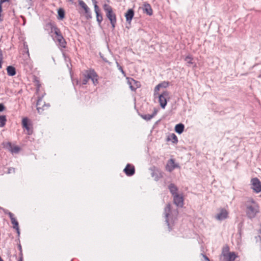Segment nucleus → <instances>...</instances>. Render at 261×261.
<instances>
[{
    "label": "nucleus",
    "mask_w": 261,
    "mask_h": 261,
    "mask_svg": "<svg viewBox=\"0 0 261 261\" xmlns=\"http://www.w3.org/2000/svg\"><path fill=\"white\" fill-rule=\"evenodd\" d=\"M246 214L249 219L254 218L259 213V206L257 202L252 198H250L246 203Z\"/></svg>",
    "instance_id": "obj_1"
},
{
    "label": "nucleus",
    "mask_w": 261,
    "mask_h": 261,
    "mask_svg": "<svg viewBox=\"0 0 261 261\" xmlns=\"http://www.w3.org/2000/svg\"><path fill=\"white\" fill-rule=\"evenodd\" d=\"M103 8L106 13L107 18L110 21L112 29L114 30L117 21L115 13L113 12L112 7L107 4L103 5Z\"/></svg>",
    "instance_id": "obj_2"
},
{
    "label": "nucleus",
    "mask_w": 261,
    "mask_h": 261,
    "mask_svg": "<svg viewBox=\"0 0 261 261\" xmlns=\"http://www.w3.org/2000/svg\"><path fill=\"white\" fill-rule=\"evenodd\" d=\"M83 75L88 81L91 80L94 85L96 86L98 84V75L93 69L85 70L83 72Z\"/></svg>",
    "instance_id": "obj_3"
},
{
    "label": "nucleus",
    "mask_w": 261,
    "mask_h": 261,
    "mask_svg": "<svg viewBox=\"0 0 261 261\" xmlns=\"http://www.w3.org/2000/svg\"><path fill=\"white\" fill-rule=\"evenodd\" d=\"M45 27L50 29V32L49 33V34L54 33L56 35L55 39L54 38L55 41H57L64 38L60 29L57 27L54 22H49L47 23L45 25Z\"/></svg>",
    "instance_id": "obj_4"
},
{
    "label": "nucleus",
    "mask_w": 261,
    "mask_h": 261,
    "mask_svg": "<svg viewBox=\"0 0 261 261\" xmlns=\"http://www.w3.org/2000/svg\"><path fill=\"white\" fill-rule=\"evenodd\" d=\"M164 214L165 217V223L168 226L169 231H170L172 230V227L170 225V220H173V218L171 216V204L170 203H168L164 208Z\"/></svg>",
    "instance_id": "obj_5"
},
{
    "label": "nucleus",
    "mask_w": 261,
    "mask_h": 261,
    "mask_svg": "<svg viewBox=\"0 0 261 261\" xmlns=\"http://www.w3.org/2000/svg\"><path fill=\"white\" fill-rule=\"evenodd\" d=\"M158 97L161 107L164 109L169 99V92L167 90L164 91L161 94H159Z\"/></svg>",
    "instance_id": "obj_6"
},
{
    "label": "nucleus",
    "mask_w": 261,
    "mask_h": 261,
    "mask_svg": "<svg viewBox=\"0 0 261 261\" xmlns=\"http://www.w3.org/2000/svg\"><path fill=\"white\" fill-rule=\"evenodd\" d=\"M251 189L255 193L261 192V181L258 178L254 177L251 179Z\"/></svg>",
    "instance_id": "obj_7"
},
{
    "label": "nucleus",
    "mask_w": 261,
    "mask_h": 261,
    "mask_svg": "<svg viewBox=\"0 0 261 261\" xmlns=\"http://www.w3.org/2000/svg\"><path fill=\"white\" fill-rule=\"evenodd\" d=\"M42 98L43 96L39 97L36 103L37 110L39 114L42 113L44 110L48 109L50 107L49 103L46 104L45 102H43L44 104L42 107L40 106L43 102Z\"/></svg>",
    "instance_id": "obj_8"
},
{
    "label": "nucleus",
    "mask_w": 261,
    "mask_h": 261,
    "mask_svg": "<svg viewBox=\"0 0 261 261\" xmlns=\"http://www.w3.org/2000/svg\"><path fill=\"white\" fill-rule=\"evenodd\" d=\"M79 5L85 11V16L87 20L92 18L90 10L86 3L82 0L79 1Z\"/></svg>",
    "instance_id": "obj_9"
},
{
    "label": "nucleus",
    "mask_w": 261,
    "mask_h": 261,
    "mask_svg": "<svg viewBox=\"0 0 261 261\" xmlns=\"http://www.w3.org/2000/svg\"><path fill=\"white\" fill-rule=\"evenodd\" d=\"M127 84L129 86V88L133 91H135L137 89L141 87V83L140 82L135 80L132 77H127Z\"/></svg>",
    "instance_id": "obj_10"
},
{
    "label": "nucleus",
    "mask_w": 261,
    "mask_h": 261,
    "mask_svg": "<svg viewBox=\"0 0 261 261\" xmlns=\"http://www.w3.org/2000/svg\"><path fill=\"white\" fill-rule=\"evenodd\" d=\"M173 202L178 207H182L184 206V197L182 194H177L173 196Z\"/></svg>",
    "instance_id": "obj_11"
},
{
    "label": "nucleus",
    "mask_w": 261,
    "mask_h": 261,
    "mask_svg": "<svg viewBox=\"0 0 261 261\" xmlns=\"http://www.w3.org/2000/svg\"><path fill=\"white\" fill-rule=\"evenodd\" d=\"M175 168H180V166L178 164L175 163L174 159H170L166 165V170L171 172Z\"/></svg>",
    "instance_id": "obj_12"
},
{
    "label": "nucleus",
    "mask_w": 261,
    "mask_h": 261,
    "mask_svg": "<svg viewBox=\"0 0 261 261\" xmlns=\"http://www.w3.org/2000/svg\"><path fill=\"white\" fill-rule=\"evenodd\" d=\"M3 146L5 148L10 151L12 153H17L20 150V148L18 146H12L11 142H4L3 143Z\"/></svg>",
    "instance_id": "obj_13"
},
{
    "label": "nucleus",
    "mask_w": 261,
    "mask_h": 261,
    "mask_svg": "<svg viewBox=\"0 0 261 261\" xmlns=\"http://www.w3.org/2000/svg\"><path fill=\"white\" fill-rule=\"evenodd\" d=\"M22 125L23 128L28 131V134L30 135L32 134L33 130L31 128V123L29 118L24 117L22 120Z\"/></svg>",
    "instance_id": "obj_14"
},
{
    "label": "nucleus",
    "mask_w": 261,
    "mask_h": 261,
    "mask_svg": "<svg viewBox=\"0 0 261 261\" xmlns=\"http://www.w3.org/2000/svg\"><path fill=\"white\" fill-rule=\"evenodd\" d=\"M123 172L127 176H132L135 173V166L128 163L123 169Z\"/></svg>",
    "instance_id": "obj_15"
},
{
    "label": "nucleus",
    "mask_w": 261,
    "mask_h": 261,
    "mask_svg": "<svg viewBox=\"0 0 261 261\" xmlns=\"http://www.w3.org/2000/svg\"><path fill=\"white\" fill-rule=\"evenodd\" d=\"M135 11L133 9H129L124 14L126 23L130 24L134 16Z\"/></svg>",
    "instance_id": "obj_16"
},
{
    "label": "nucleus",
    "mask_w": 261,
    "mask_h": 261,
    "mask_svg": "<svg viewBox=\"0 0 261 261\" xmlns=\"http://www.w3.org/2000/svg\"><path fill=\"white\" fill-rule=\"evenodd\" d=\"M228 213L225 208H221L220 212L217 214L216 218L220 221L226 219L228 217Z\"/></svg>",
    "instance_id": "obj_17"
},
{
    "label": "nucleus",
    "mask_w": 261,
    "mask_h": 261,
    "mask_svg": "<svg viewBox=\"0 0 261 261\" xmlns=\"http://www.w3.org/2000/svg\"><path fill=\"white\" fill-rule=\"evenodd\" d=\"M237 257L234 252L224 253L223 261H234Z\"/></svg>",
    "instance_id": "obj_18"
},
{
    "label": "nucleus",
    "mask_w": 261,
    "mask_h": 261,
    "mask_svg": "<svg viewBox=\"0 0 261 261\" xmlns=\"http://www.w3.org/2000/svg\"><path fill=\"white\" fill-rule=\"evenodd\" d=\"M151 175L155 181H158L163 177V173L158 169L152 170Z\"/></svg>",
    "instance_id": "obj_19"
},
{
    "label": "nucleus",
    "mask_w": 261,
    "mask_h": 261,
    "mask_svg": "<svg viewBox=\"0 0 261 261\" xmlns=\"http://www.w3.org/2000/svg\"><path fill=\"white\" fill-rule=\"evenodd\" d=\"M143 6V12L149 16H151L153 14V11L150 5L147 2H145L144 3Z\"/></svg>",
    "instance_id": "obj_20"
},
{
    "label": "nucleus",
    "mask_w": 261,
    "mask_h": 261,
    "mask_svg": "<svg viewBox=\"0 0 261 261\" xmlns=\"http://www.w3.org/2000/svg\"><path fill=\"white\" fill-rule=\"evenodd\" d=\"M158 113V110L155 108L154 109L153 112L152 114H139V115L140 117L143 118V119L149 121L151 120L153 117H154Z\"/></svg>",
    "instance_id": "obj_21"
},
{
    "label": "nucleus",
    "mask_w": 261,
    "mask_h": 261,
    "mask_svg": "<svg viewBox=\"0 0 261 261\" xmlns=\"http://www.w3.org/2000/svg\"><path fill=\"white\" fill-rule=\"evenodd\" d=\"M185 129V125L182 123H179L175 125L174 127L175 132L180 135L181 134Z\"/></svg>",
    "instance_id": "obj_22"
},
{
    "label": "nucleus",
    "mask_w": 261,
    "mask_h": 261,
    "mask_svg": "<svg viewBox=\"0 0 261 261\" xmlns=\"http://www.w3.org/2000/svg\"><path fill=\"white\" fill-rule=\"evenodd\" d=\"M6 70L7 74L10 76H13L16 74V68L12 65L7 66Z\"/></svg>",
    "instance_id": "obj_23"
},
{
    "label": "nucleus",
    "mask_w": 261,
    "mask_h": 261,
    "mask_svg": "<svg viewBox=\"0 0 261 261\" xmlns=\"http://www.w3.org/2000/svg\"><path fill=\"white\" fill-rule=\"evenodd\" d=\"M168 189L172 196L178 194L177 193V192L178 191V188L175 186V184L171 183L168 186Z\"/></svg>",
    "instance_id": "obj_24"
},
{
    "label": "nucleus",
    "mask_w": 261,
    "mask_h": 261,
    "mask_svg": "<svg viewBox=\"0 0 261 261\" xmlns=\"http://www.w3.org/2000/svg\"><path fill=\"white\" fill-rule=\"evenodd\" d=\"M65 12L64 9L60 8L58 10V19L63 20L65 18Z\"/></svg>",
    "instance_id": "obj_25"
},
{
    "label": "nucleus",
    "mask_w": 261,
    "mask_h": 261,
    "mask_svg": "<svg viewBox=\"0 0 261 261\" xmlns=\"http://www.w3.org/2000/svg\"><path fill=\"white\" fill-rule=\"evenodd\" d=\"M168 141H171L174 144H176L178 142V138L174 134H171L168 136L167 138Z\"/></svg>",
    "instance_id": "obj_26"
},
{
    "label": "nucleus",
    "mask_w": 261,
    "mask_h": 261,
    "mask_svg": "<svg viewBox=\"0 0 261 261\" xmlns=\"http://www.w3.org/2000/svg\"><path fill=\"white\" fill-rule=\"evenodd\" d=\"M7 118L6 115H0V127H4L6 123Z\"/></svg>",
    "instance_id": "obj_27"
},
{
    "label": "nucleus",
    "mask_w": 261,
    "mask_h": 261,
    "mask_svg": "<svg viewBox=\"0 0 261 261\" xmlns=\"http://www.w3.org/2000/svg\"><path fill=\"white\" fill-rule=\"evenodd\" d=\"M59 43V45L62 48H66L67 42L65 39L63 38V39H59L57 41Z\"/></svg>",
    "instance_id": "obj_28"
},
{
    "label": "nucleus",
    "mask_w": 261,
    "mask_h": 261,
    "mask_svg": "<svg viewBox=\"0 0 261 261\" xmlns=\"http://www.w3.org/2000/svg\"><path fill=\"white\" fill-rule=\"evenodd\" d=\"M18 240L19 241V243L18 244V245H17V247H18V248L20 251L19 252V260L18 261H23V256H22V247H21V245L20 243V240H19V239H18Z\"/></svg>",
    "instance_id": "obj_29"
},
{
    "label": "nucleus",
    "mask_w": 261,
    "mask_h": 261,
    "mask_svg": "<svg viewBox=\"0 0 261 261\" xmlns=\"http://www.w3.org/2000/svg\"><path fill=\"white\" fill-rule=\"evenodd\" d=\"M96 20L99 24L100 25V24L103 20L102 15L101 13L96 14Z\"/></svg>",
    "instance_id": "obj_30"
},
{
    "label": "nucleus",
    "mask_w": 261,
    "mask_h": 261,
    "mask_svg": "<svg viewBox=\"0 0 261 261\" xmlns=\"http://www.w3.org/2000/svg\"><path fill=\"white\" fill-rule=\"evenodd\" d=\"M11 221L12 224H13V228H17L19 226V223L17 220L14 217L13 218L11 219Z\"/></svg>",
    "instance_id": "obj_31"
},
{
    "label": "nucleus",
    "mask_w": 261,
    "mask_h": 261,
    "mask_svg": "<svg viewBox=\"0 0 261 261\" xmlns=\"http://www.w3.org/2000/svg\"><path fill=\"white\" fill-rule=\"evenodd\" d=\"M11 221L12 224H13V228H17L19 226V223L17 220L14 217L13 218L11 219Z\"/></svg>",
    "instance_id": "obj_32"
},
{
    "label": "nucleus",
    "mask_w": 261,
    "mask_h": 261,
    "mask_svg": "<svg viewBox=\"0 0 261 261\" xmlns=\"http://www.w3.org/2000/svg\"><path fill=\"white\" fill-rule=\"evenodd\" d=\"M159 85L160 88H166L169 86L170 82L168 81H163L159 84Z\"/></svg>",
    "instance_id": "obj_33"
},
{
    "label": "nucleus",
    "mask_w": 261,
    "mask_h": 261,
    "mask_svg": "<svg viewBox=\"0 0 261 261\" xmlns=\"http://www.w3.org/2000/svg\"><path fill=\"white\" fill-rule=\"evenodd\" d=\"M244 226V222L242 221L240 222L238 225V231L240 235H241L242 230Z\"/></svg>",
    "instance_id": "obj_34"
},
{
    "label": "nucleus",
    "mask_w": 261,
    "mask_h": 261,
    "mask_svg": "<svg viewBox=\"0 0 261 261\" xmlns=\"http://www.w3.org/2000/svg\"><path fill=\"white\" fill-rule=\"evenodd\" d=\"M10 0H0V21H3V18H1V13L3 11L2 4L5 2H9Z\"/></svg>",
    "instance_id": "obj_35"
},
{
    "label": "nucleus",
    "mask_w": 261,
    "mask_h": 261,
    "mask_svg": "<svg viewBox=\"0 0 261 261\" xmlns=\"http://www.w3.org/2000/svg\"><path fill=\"white\" fill-rule=\"evenodd\" d=\"M185 60L187 62V63L189 64H193V62H192L193 58L190 55H188L187 57H186Z\"/></svg>",
    "instance_id": "obj_36"
},
{
    "label": "nucleus",
    "mask_w": 261,
    "mask_h": 261,
    "mask_svg": "<svg viewBox=\"0 0 261 261\" xmlns=\"http://www.w3.org/2000/svg\"><path fill=\"white\" fill-rule=\"evenodd\" d=\"M99 56H100V57L102 59V60L106 63H108L109 65H111V63L110 62H109L107 59L106 58H105L104 57V56L101 54V53H99Z\"/></svg>",
    "instance_id": "obj_37"
},
{
    "label": "nucleus",
    "mask_w": 261,
    "mask_h": 261,
    "mask_svg": "<svg viewBox=\"0 0 261 261\" xmlns=\"http://www.w3.org/2000/svg\"><path fill=\"white\" fill-rule=\"evenodd\" d=\"M160 87L159 86V85H157L155 88H154V95L155 96L156 95H159V93H158V91L160 90Z\"/></svg>",
    "instance_id": "obj_38"
},
{
    "label": "nucleus",
    "mask_w": 261,
    "mask_h": 261,
    "mask_svg": "<svg viewBox=\"0 0 261 261\" xmlns=\"http://www.w3.org/2000/svg\"><path fill=\"white\" fill-rule=\"evenodd\" d=\"M229 248L228 246H226L225 247H223V250H222V255L224 256V253H228L230 252L229 251Z\"/></svg>",
    "instance_id": "obj_39"
},
{
    "label": "nucleus",
    "mask_w": 261,
    "mask_h": 261,
    "mask_svg": "<svg viewBox=\"0 0 261 261\" xmlns=\"http://www.w3.org/2000/svg\"><path fill=\"white\" fill-rule=\"evenodd\" d=\"M94 8L95 14L100 13L99 7L97 5V3L94 4Z\"/></svg>",
    "instance_id": "obj_40"
},
{
    "label": "nucleus",
    "mask_w": 261,
    "mask_h": 261,
    "mask_svg": "<svg viewBox=\"0 0 261 261\" xmlns=\"http://www.w3.org/2000/svg\"><path fill=\"white\" fill-rule=\"evenodd\" d=\"M3 54V51L0 49V69L2 68Z\"/></svg>",
    "instance_id": "obj_41"
},
{
    "label": "nucleus",
    "mask_w": 261,
    "mask_h": 261,
    "mask_svg": "<svg viewBox=\"0 0 261 261\" xmlns=\"http://www.w3.org/2000/svg\"><path fill=\"white\" fill-rule=\"evenodd\" d=\"M35 82H36V85L37 87V90L38 91L40 89V87L41 86V84H40V82L37 79V77H35Z\"/></svg>",
    "instance_id": "obj_42"
},
{
    "label": "nucleus",
    "mask_w": 261,
    "mask_h": 261,
    "mask_svg": "<svg viewBox=\"0 0 261 261\" xmlns=\"http://www.w3.org/2000/svg\"><path fill=\"white\" fill-rule=\"evenodd\" d=\"M15 170L14 168L10 167V168H8L7 173L8 174H10V173H14L15 172Z\"/></svg>",
    "instance_id": "obj_43"
},
{
    "label": "nucleus",
    "mask_w": 261,
    "mask_h": 261,
    "mask_svg": "<svg viewBox=\"0 0 261 261\" xmlns=\"http://www.w3.org/2000/svg\"><path fill=\"white\" fill-rule=\"evenodd\" d=\"M6 109V107L3 103H0V112L4 111Z\"/></svg>",
    "instance_id": "obj_44"
},
{
    "label": "nucleus",
    "mask_w": 261,
    "mask_h": 261,
    "mask_svg": "<svg viewBox=\"0 0 261 261\" xmlns=\"http://www.w3.org/2000/svg\"><path fill=\"white\" fill-rule=\"evenodd\" d=\"M23 46L24 50H26L27 53L29 55L28 45L26 43H24Z\"/></svg>",
    "instance_id": "obj_45"
},
{
    "label": "nucleus",
    "mask_w": 261,
    "mask_h": 261,
    "mask_svg": "<svg viewBox=\"0 0 261 261\" xmlns=\"http://www.w3.org/2000/svg\"><path fill=\"white\" fill-rule=\"evenodd\" d=\"M117 66H118V69L119 70H120L121 71V72L123 73V74H124L125 73V72L124 71L123 69V68L122 66H120L118 64V62H117Z\"/></svg>",
    "instance_id": "obj_46"
},
{
    "label": "nucleus",
    "mask_w": 261,
    "mask_h": 261,
    "mask_svg": "<svg viewBox=\"0 0 261 261\" xmlns=\"http://www.w3.org/2000/svg\"><path fill=\"white\" fill-rule=\"evenodd\" d=\"M255 239L256 242H261V236L260 235H258L255 237Z\"/></svg>",
    "instance_id": "obj_47"
},
{
    "label": "nucleus",
    "mask_w": 261,
    "mask_h": 261,
    "mask_svg": "<svg viewBox=\"0 0 261 261\" xmlns=\"http://www.w3.org/2000/svg\"><path fill=\"white\" fill-rule=\"evenodd\" d=\"M88 81L87 80V79L86 77H84L82 80V85H86L87 84Z\"/></svg>",
    "instance_id": "obj_48"
},
{
    "label": "nucleus",
    "mask_w": 261,
    "mask_h": 261,
    "mask_svg": "<svg viewBox=\"0 0 261 261\" xmlns=\"http://www.w3.org/2000/svg\"><path fill=\"white\" fill-rule=\"evenodd\" d=\"M14 229H16V230L17 231L18 237L19 238L20 236V233L19 226L17 227V228H14Z\"/></svg>",
    "instance_id": "obj_49"
},
{
    "label": "nucleus",
    "mask_w": 261,
    "mask_h": 261,
    "mask_svg": "<svg viewBox=\"0 0 261 261\" xmlns=\"http://www.w3.org/2000/svg\"><path fill=\"white\" fill-rule=\"evenodd\" d=\"M3 212L4 213L6 214V215H9V213H11L10 212H9L8 210H6V209H4V208H3Z\"/></svg>",
    "instance_id": "obj_50"
},
{
    "label": "nucleus",
    "mask_w": 261,
    "mask_h": 261,
    "mask_svg": "<svg viewBox=\"0 0 261 261\" xmlns=\"http://www.w3.org/2000/svg\"><path fill=\"white\" fill-rule=\"evenodd\" d=\"M8 216H9V218H10V219H11L14 217V214L13 213H12L11 212L9 213Z\"/></svg>",
    "instance_id": "obj_51"
},
{
    "label": "nucleus",
    "mask_w": 261,
    "mask_h": 261,
    "mask_svg": "<svg viewBox=\"0 0 261 261\" xmlns=\"http://www.w3.org/2000/svg\"><path fill=\"white\" fill-rule=\"evenodd\" d=\"M257 231L258 233L261 234V225H260V228L259 229H257Z\"/></svg>",
    "instance_id": "obj_52"
},
{
    "label": "nucleus",
    "mask_w": 261,
    "mask_h": 261,
    "mask_svg": "<svg viewBox=\"0 0 261 261\" xmlns=\"http://www.w3.org/2000/svg\"><path fill=\"white\" fill-rule=\"evenodd\" d=\"M92 3L94 4L97 3V1L96 0H92Z\"/></svg>",
    "instance_id": "obj_53"
},
{
    "label": "nucleus",
    "mask_w": 261,
    "mask_h": 261,
    "mask_svg": "<svg viewBox=\"0 0 261 261\" xmlns=\"http://www.w3.org/2000/svg\"><path fill=\"white\" fill-rule=\"evenodd\" d=\"M27 2L28 3H30V2H32V0H27Z\"/></svg>",
    "instance_id": "obj_54"
},
{
    "label": "nucleus",
    "mask_w": 261,
    "mask_h": 261,
    "mask_svg": "<svg viewBox=\"0 0 261 261\" xmlns=\"http://www.w3.org/2000/svg\"><path fill=\"white\" fill-rule=\"evenodd\" d=\"M69 1L70 2H71L72 3H73V0H69Z\"/></svg>",
    "instance_id": "obj_55"
},
{
    "label": "nucleus",
    "mask_w": 261,
    "mask_h": 261,
    "mask_svg": "<svg viewBox=\"0 0 261 261\" xmlns=\"http://www.w3.org/2000/svg\"><path fill=\"white\" fill-rule=\"evenodd\" d=\"M258 77H259V78H260V77H261V74H260L259 75H258Z\"/></svg>",
    "instance_id": "obj_56"
},
{
    "label": "nucleus",
    "mask_w": 261,
    "mask_h": 261,
    "mask_svg": "<svg viewBox=\"0 0 261 261\" xmlns=\"http://www.w3.org/2000/svg\"><path fill=\"white\" fill-rule=\"evenodd\" d=\"M257 65H258V64H256L254 65L253 67H255V66H256Z\"/></svg>",
    "instance_id": "obj_57"
},
{
    "label": "nucleus",
    "mask_w": 261,
    "mask_h": 261,
    "mask_svg": "<svg viewBox=\"0 0 261 261\" xmlns=\"http://www.w3.org/2000/svg\"><path fill=\"white\" fill-rule=\"evenodd\" d=\"M107 1H108V2H110V1H109V0H107Z\"/></svg>",
    "instance_id": "obj_58"
},
{
    "label": "nucleus",
    "mask_w": 261,
    "mask_h": 261,
    "mask_svg": "<svg viewBox=\"0 0 261 261\" xmlns=\"http://www.w3.org/2000/svg\"><path fill=\"white\" fill-rule=\"evenodd\" d=\"M72 261V260H71Z\"/></svg>",
    "instance_id": "obj_59"
}]
</instances>
